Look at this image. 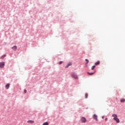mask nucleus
<instances>
[{"label":"nucleus","mask_w":125,"mask_h":125,"mask_svg":"<svg viewBox=\"0 0 125 125\" xmlns=\"http://www.w3.org/2000/svg\"><path fill=\"white\" fill-rule=\"evenodd\" d=\"M10 86V84L7 83L5 85V87L6 89H8L9 88V87Z\"/></svg>","instance_id":"6"},{"label":"nucleus","mask_w":125,"mask_h":125,"mask_svg":"<svg viewBox=\"0 0 125 125\" xmlns=\"http://www.w3.org/2000/svg\"><path fill=\"white\" fill-rule=\"evenodd\" d=\"M95 71L94 72H91V73H90V72H87V74L88 75H89L90 76H92V75H94V74H95Z\"/></svg>","instance_id":"8"},{"label":"nucleus","mask_w":125,"mask_h":125,"mask_svg":"<svg viewBox=\"0 0 125 125\" xmlns=\"http://www.w3.org/2000/svg\"><path fill=\"white\" fill-rule=\"evenodd\" d=\"M105 122H107V121H108V118H106L105 119Z\"/></svg>","instance_id":"21"},{"label":"nucleus","mask_w":125,"mask_h":125,"mask_svg":"<svg viewBox=\"0 0 125 125\" xmlns=\"http://www.w3.org/2000/svg\"><path fill=\"white\" fill-rule=\"evenodd\" d=\"M71 76L72 78L75 79V80H78L79 78L78 77V75L76 74V72H72L71 74Z\"/></svg>","instance_id":"1"},{"label":"nucleus","mask_w":125,"mask_h":125,"mask_svg":"<svg viewBox=\"0 0 125 125\" xmlns=\"http://www.w3.org/2000/svg\"><path fill=\"white\" fill-rule=\"evenodd\" d=\"M62 63H63V61H60V62H59V65H61V64H62Z\"/></svg>","instance_id":"19"},{"label":"nucleus","mask_w":125,"mask_h":125,"mask_svg":"<svg viewBox=\"0 0 125 125\" xmlns=\"http://www.w3.org/2000/svg\"><path fill=\"white\" fill-rule=\"evenodd\" d=\"M72 66V62H69L65 66V68H69V66Z\"/></svg>","instance_id":"5"},{"label":"nucleus","mask_w":125,"mask_h":125,"mask_svg":"<svg viewBox=\"0 0 125 125\" xmlns=\"http://www.w3.org/2000/svg\"><path fill=\"white\" fill-rule=\"evenodd\" d=\"M114 121H115L117 124L120 123V119H119L118 118L114 119Z\"/></svg>","instance_id":"11"},{"label":"nucleus","mask_w":125,"mask_h":125,"mask_svg":"<svg viewBox=\"0 0 125 125\" xmlns=\"http://www.w3.org/2000/svg\"><path fill=\"white\" fill-rule=\"evenodd\" d=\"M27 123H29V124H34V123H35V121L32 120H28L27 121Z\"/></svg>","instance_id":"12"},{"label":"nucleus","mask_w":125,"mask_h":125,"mask_svg":"<svg viewBox=\"0 0 125 125\" xmlns=\"http://www.w3.org/2000/svg\"><path fill=\"white\" fill-rule=\"evenodd\" d=\"M24 93H27V90L26 89H24Z\"/></svg>","instance_id":"20"},{"label":"nucleus","mask_w":125,"mask_h":125,"mask_svg":"<svg viewBox=\"0 0 125 125\" xmlns=\"http://www.w3.org/2000/svg\"><path fill=\"white\" fill-rule=\"evenodd\" d=\"M85 61L86 62V63H85L86 65L87 64V63H89V61H88V59H86L85 60Z\"/></svg>","instance_id":"14"},{"label":"nucleus","mask_w":125,"mask_h":125,"mask_svg":"<svg viewBox=\"0 0 125 125\" xmlns=\"http://www.w3.org/2000/svg\"><path fill=\"white\" fill-rule=\"evenodd\" d=\"M49 125V124L47 122H46L43 123V124H42V125Z\"/></svg>","instance_id":"15"},{"label":"nucleus","mask_w":125,"mask_h":125,"mask_svg":"<svg viewBox=\"0 0 125 125\" xmlns=\"http://www.w3.org/2000/svg\"><path fill=\"white\" fill-rule=\"evenodd\" d=\"M121 102H125V99H121L120 100Z\"/></svg>","instance_id":"18"},{"label":"nucleus","mask_w":125,"mask_h":125,"mask_svg":"<svg viewBox=\"0 0 125 125\" xmlns=\"http://www.w3.org/2000/svg\"><path fill=\"white\" fill-rule=\"evenodd\" d=\"M6 55H3L1 57V59H3V58H4V57H6Z\"/></svg>","instance_id":"16"},{"label":"nucleus","mask_w":125,"mask_h":125,"mask_svg":"<svg viewBox=\"0 0 125 125\" xmlns=\"http://www.w3.org/2000/svg\"><path fill=\"white\" fill-rule=\"evenodd\" d=\"M4 65H5L4 62H0V68H3V67H4Z\"/></svg>","instance_id":"4"},{"label":"nucleus","mask_w":125,"mask_h":125,"mask_svg":"<svg viewBox=\"0 0 125 125\" xmlns=\"http://www.w3.org/2000/svg\"><path fill=\"white\" fill-rule=\"evenodd\" d=\"M12 49H13V50H16V49H17V46H13L12 47Z\"/></svg>","instance_id":"9"},{"label":"nucleus","mask_w":125,"mask_h":125,"mask_svg":"<svg viewBox=\"0 0 125 125\" xmlns=\"http://www.w3.org/2000/svg\"><path fill=\"white\" fill-rule=\"evenodd\" d=\"M112 117H113L114 120H115L116 119L118 118V115H117L116 114H113L112 115Z\"/></svg>","instance_id":"7"},{"label":"nucleus","mask_w":125,"mask_h":125,"mask_svg":"<svg viewBox=\"0 0 125 125\" xmlns=\"http://www.w3.org/2000/svg\"><path fill=\"white\" fill-rule=\"evenodd\" d=\"M95 67H96V66H95V65H93V66H92V67H91V70H94V68H95Z\"/></svg>","instance_id":"17"},{"label":"nucleus","mask_w":125,"mask_h":125,"mask_svg":"<svg viewBox=\"0 0 125 125\" xmlns=\"http://www.w3.org/2000/svg\"><path fill=\"white\" fill-rule=\"evenodd\" d=\"M98 116L96 115V114H94L93 115V119H94V120H95V121H96V122H98Z\"/></svg>","instance_id":"2"},{"label":"nucleus","mask_w":125,"mask_h":125,"mask_svg":"<svg viewBox=\"0 0 125 125\" xmlns=\"http://www.w3.org/2000/svg\"><path fill=\"white\" fill-rule=\"evenodd\" d=\"M102 119H104V116H102Z\"/></svg>","instance_id":"22"},{"label":"nucleus","mask_w":125,"mask_h":125,"mask_svg":"<svg viewBox=\"0 0 125 125\" xmlns=\"http://www.w3.org/2000/svg\"><path fill=\"white\" fill-rule=\"evenodd\" d=\"M100 64V61H98L97 62L95 63V66H98V65H99Z\"/></svg>","instance_id":"10"},{"label":"nucleus","mask_w":125,"mask_h":125,"mask_svg":"<svg viewBox=\"0 0 125 125\" xmlns=\"http://www.w3.org/2000/svg\"><path fill=\"white\" fill-rule=\"evenodd\" d=\"M88 97V94L87 93H86L85 94V99H87Z\"/></svg>","instance_id":"13"},{"label":"nucleus","mask_w":125,"mask_h":125,"mask_svg":"<svg viewBox=\"0 0 125 125\" xmlns=\"http://www.w3.org/2000/svg\"><path fill=\"white\" fill-rule=\"evenodd\" d=\"M81 121L82 123H86V118L85 117H82L81 119Z\"/></svg>","instance_id":"3"}]
</instances>
